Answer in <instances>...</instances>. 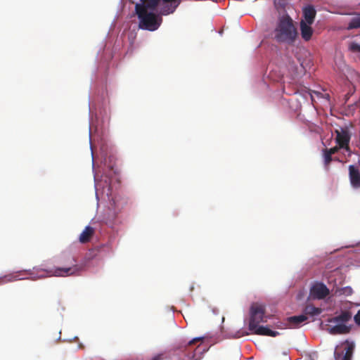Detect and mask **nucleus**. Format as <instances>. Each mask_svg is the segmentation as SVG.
<instances>
[{
  "mask_svg": "<svg viewBox=\"0 0 360 360\" xmlns=\"http://www.w3.org/2000/svg\"><path fill=\"white\" fill-rule=\"evenodd\" d=\"M59 263L60 266L56 267L53 270L47 271L44 269H37V274L34 271H27V276L32 279L44 278L46 273L51 274L55 276H77L84 269V265L77 263L75 257L70 255H63L60 258Z\"/></svg>",
  "mask_w": 360,
  "mask_h": 360,
  "instance_id": "nucleus-1",
  "label": "nucleus"
},
{
  "mask_svg": "<svg viewBox=\"0 0 360 360\" xmlns=\"http://www.w3.org/2000/svg\"><path fill=\"white\" fill-rule=\"evenodd\" d=\"M265 314V308L263 305L259 304H253L250 307V317L249 321L248 328L254 334L259 335H265L276 337L279 333L272 330L268 327L259 326L261 322H264V317Z\"/></svg>",
  "mask_w": 360,
  "mask_h": 360,
  "instance_id": "nucleus-2",
  "label": "nucleus"
},
{
  "mask_svg": "<svg viewBox=\"0 0 360 360\" xmlns=\"http://www.w3.org/2000/svg\"><path fill=\"white\" fill-rule=\"evenodd\" d=\"M160 1H162L160 14L167 15L176 11L181 0H140L139 3L136 4L135 10H138L139 7H142L146 11H158V6Z\"/></svg>",
  "mask_w": 360,
  "mask_h": 360,
  "instance_id": "nucleus-3",
  "label": "nucleus"
},
{
  "mask_svg": "<svg viewBox=\"0 0 360 360\" xmlns=\"http://www.w3.org/2000/svg\"><path fill=\"white\" fill-rule=\"evenodd\" d=\"M139 19V27L141 30L155 31L160 26L162 18L160 11H146L142 7L135 10Z\"/></svg>",
  "mask_w": 360,
  "mask_h": 360,
  "instance_id": "nucleus-4",
  "label": "nucleus"
},
{
  "mask_svg": "<svg viewBox=\"0 0 360 360\" xmlns=\"http://www.w3.org/2000/svg\"><path fill=\"white\" fill-rule=\"evenodd\" d=\"M297 36L292 20L288 17L282 18L275 29L274 38L278 42L292 43Z\"/></svg>",
  "mask_w": 360,
  "mask_h": 360,
  "instance_id": "nucleus-5",
  "label": "nucleus"
},
{
  "mask_svg": "<svg viewBox=\"0 0 360 360\" xmlns=\"http://www.w3.org/2000/svg\"><path fill=\"white\" fill-rule=\"evenodd\" d=\"M336 137L335 141L338 145L340 146L342 149L350 152L349 143L351 139V135L347 129L341 128L340 130H335Z\"/></svg>",
  "mask_w": 360,
  "mask_h": 360,
  "instance_id": "nucleus-6",
  "label": "nucleus"
},
{
  "mask_svg": "<svg viewBox=\"0 0 360 360\" xmlns=\"http://www.w3.org/2000/svg\"><path fill=\"white\" fill-rule=\"evenodd\" d=\"M330 293L329 289L321 283L314 284L310 289V295L314 299L322 300Z\"/></svg>",
  "mask_w": 360,
  "mask_h": 360,
  "instance_id": "nucleus-7",
  "label": "nucleus"
},
{
  "mask_svg": "<svg viewBox=\"0 0 360 360\" xmlns=\"http://www.w3.org/2000/svg\"><path fill=\"white\" fill-rule=\"evenodd\" d=\"M316 15V11L314 6L307 5L302 8V22L312 25L314 22Z\"/></svg>",
  "mask_w": 360,
  "mask_h": 360,
  "instance_id": "nucleus-8",
  "label": "nucleus"
},
{
  "mask_svg": "<svg viewBox=\"0 0 360 360\" xmlns=\"http://www.w3.org/2000/svg\"><path fill=\"white\" fill-rule=\"evenodd\" d=\"M351 329L352 327L350 326L343 323H335V326H329L327 330L330 334L336 335L348 334L350 333Z\"/></svg>",
  "mask_w": 360,
  "mask_h": 360,
  "instance_id": "nucleus-9",
  "label": "nucleus"
},
{
  "mask_svg": "<svg viewBox=\"0 0 360 360\" xmlns=\"http://www.w3.org/2000/svg\"><path fill=\"white\" fill-rule=\"evenodd\" d=\"M349 175L351 185L355 188H360V172L354 165L349 166Z\"/></svg>",
  "mask_w": 360,
  "mask_h": 360,
  "instance_id": "nucleus-10",
  "label": "nucleus"
},
{
  "mask_svg": "<svg viewBox=\"0 0 360 360\" xmlns=\"http://www.w3.org/2000/svg\"><path fill=\"white\" fill-rule=\"evenodd\" d=\"M352 313L349 310L341 311L340 314L329 320L330 323L345 324L352 319Z\"/></svg>",
  "mask_w": 360,
  "mask_h": 360,
  "instance_id": "nucleus-11",
  "label": "nucleus"
},
{
  "mask_svg": "<svg viewBox=\"0 0 360 360\" xmlns=\"http://www.w3.org/2000/svg\"><path fill=\"white\" fill-rule=\"evenodd\" d=\"M311 25L300 22V32L302 39L305 41H309L313 34Z\"/></svg>",
  "mask_w": 360,
  "mask_h": 360,
  "instance_id": "nucleus-12",
  "label": "nucleus"
},
{
  "mask_svg": "<svg viewBox=\"0 0 360 360\" xmlns=\"http://www.w3.org/2000/svg\"><path fill=\"white\" fill-rule=\"evenodd\" d=\"M94 229L90 226H87L83 230V231L79 235V240L81 243H88L91 237L94 234Z\"/></svg>",
  "mask_w": 360,
  "mask_h": 360,
  "instance_id": "nucleus-13",
  "label": "nucleus"
},
{
  "mask_svg": "<svg viewBox=\"0 0 360 360\" xmlns=\"http://www.w3.org/2000/svg\"><path fill=\"white\" fill-rule=\"evenodd\" d=\"M20 276H27V271H19L15 274H11L8 275H6L4 277L0 278V285L7 283V282H12L14 281L20 280L21 278H20Z\"/></svg>",
  "mask_w": 360,
  "mask_h": 360,
  "instance_id": "nucleus-14",
  "label": "nucleus"
},
{
  "mask_svg": "<svg viewBox=\"0 0 360 360\" xmlns=\"http://www.w3.org/2000/svg\"><path fill=\"white\" fill-rule=\"evenodd\" d=\"M307 319V316L304 314L290 316L288 318V326L292 328H296L299 326L300 323L305 321Z\"/></svg>",
  "mask_w": 360,
  "mask_h": 360,
  "instance_id": "nucleus-15",
  "label": "nucleus"
},
{
  "mask_svg": "<svg viewBox=\"0 0 360 360\" xmlns=\"http://www.w3.org/2000/svg\"><path fill=\"white\" fill-rule=\"evenodd\" d=\"M322 312V309L319 307H316L312 304L307 305L304 309V315H310L311 316H317Z\"/></svg>",
  "mask_w": 360,
  "mask_h": 360,
  "instance_id": "nucleus-16",
  "label": "nucleus"
},
{
  "mask_svg": "<svg viewBox=\"0 0 360 360\" xmlns=\"http://www.w3.org/2000/svg\"><path fill=\"white\" fill-rule=\"evenodd\" d=\"M360 28V13L351 18L347 25L348 30Z\"/></svg>",
  "mask_w": 360,
  "mask_h": 360,
  "instance_id": "nucleus-17",
  "label": "nucleus"
},
{
  "mask_svg": "<svg viewBox=\"0 0 360 360\" xmlns=\"http://www.w3.org/2000/svg\"><path fill=\"white\" fill-rule=\"evenodd\" d=\"M354 345L352 343L347 345L342 360H352Z\"/></svg>",
  "mask_w": 360,
  "mask_h": 360,
  "instance_id": "nucleus-18",
  "label": "nucleus"
},
{
  "mask_svg": "<svg viewBox=\"0 0 360 360\" xmlns=\"http://www.w3.org/2000/svg\"><path fill=\"white\" fill-rule=\"evenodd\" d=\"M323 159H324V164L326 167H328L329 164L332 161V154L328 151V148H325L323 150Z\"/></svg>",
  "mask_w": 360,
  "mask_h": 360,
  "instance_id": "nucleus-19",
  "label": "nucleus"
},
{
  "mask_svg": "<svg viewBox=\"0 0 360 360\" xmlns=\"http://www.w3.org/2000/svg\"><path fill=\"white\" fill-rule=\"evenodd\" d=\"M349 49L352 52H359L360 53V44L356 42H352L349 44Z\"/></svg>",
  "mask_w": 360,
  "mask_h": 360,
  "instance_id": "nucleus-20",
  "label": "nucleus"
},
{
  "mask_svg": "<svg viewBox=\"0 0 360 360\" xmlns=\"http://www.w3.org/2000/svg\"><path fill=\"white\" fill-rule=\"evenodd\" d=\"M340 292L342 295L349 296L353 293V290L351 287H345V288L340 289Z\"/></svg>",
  "mask_w": 360,
  "mask_h": 360,
  "instance_id": "nucleus-21",
  "label": "nucleus"
},
{
  "mask_svg": "<svg viewBox=\"0 0 360 360\" xmlns=\"http://www.w3.org/2000/svg\"><path fill=\"white\" fill-rule=\"evenodd\" d=\"M354 321L356 326H360V309L354 316Z\"/></svg>",
  "mask_w": 360,
  "mask_h": 360,
  "instance_id": "nucleus-22",
  "label": "nucleus"
},
{
  "mask_svg": "<svg viewBox=\"0 0 360 360\" xmlns=\"http://www.w3.org/2000/svg\"><path fill=\"white\" fill-rule=\"evenodd\" d=\"M342 148L341 147H340V146H336L335 147H333L331 148H328V151H329L332 155L333 154H335L336 153H338L339 151V150Z\"/></svg>",
  "mask_w": 360,
  "mask_h": 360,
  "instance_id": "nucleus-23",
  "label": "nucleus"
},
{
  "mask_svg": "<svg viewBox=\"0 0 360 360\" xmlns=\"http://www.w3.org/2000/svg\"><path fill=\"white\" fill-rule=\"evenodd\" d=\"M201 340V338H194L192 340L189 341L188 345H193L195 344L196 342H198Z\"/></svg>",
  "mask_w": 360,
  "mask_h": 360,
  "instance_id": "nucleus-24",
  "label": "nucleus"
},
{
  "mask_svg": "<svg viewBox=\"0 0 360 360\" xmlns=\"http://www.w3.org/2000/svg\"><path fill=\"white\" fill-rule=\"evenodd\" d=\"M248 334H249L248 333H243L242 335H238L237 336V338H240V337H241V336H243V335H248Z\"/></svg>",
  "mask_w": 360,
  "mask_h": 360,
  "instance_id": "nucleus-25",
  "label": "nucleus"
},
{
  "mask_svg": "<svg viewBox=\"0 0 360 360\" xmlns=\"http://www.w3.org/2000/svg\"><path fill=\"white\" fill-rule=\"evenodd\" d=\"M151 360H160V357L159 356H155Z\"/></svg>",
  "mask_w": 360,
  "mask_h": 360,
  "instance_id": "nucleus-26",
  "label": "nucleus"
}]
</instances>
